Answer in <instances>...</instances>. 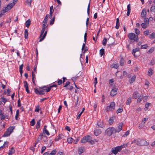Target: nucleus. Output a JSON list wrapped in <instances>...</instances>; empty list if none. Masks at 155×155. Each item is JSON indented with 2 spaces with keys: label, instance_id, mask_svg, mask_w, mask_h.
Wrapping results in <instances>:
<instances>
[{
  "label": "nucleus",
  "instance_id": "43",
  "mask_svg": "<svg viewBox=\"0 0 155 155\" xmlns=\"http://www.w3.org/2000/svg\"><path fill=\"white\" fill-rule=\"evenodd\" d=\"M107 39L106 38H104L102 41V44L103 45L105 46L106 44Z\"/></svg>",
  "mask_w": 155,
  "mask_h": 155
},
{
  "label": "nucleus",
  "instance_id": "63",
  "mask_svg": "<svg viewBox=\"0 0 155 155\" xmlns=\"http://www.w3.org/2000/svg\"><path fill=\"white\" fill-rule=\"evenodd\" d=\"M148 120V118H144L142 120V123H143V124H144L145 123L146 121L147 120Z\"/></svg>",
  "mask_w": 155,
  "mask_h": 155
},
{
  "label": "nucleus",
  "instance_id": "48",
  "mask_svg": "<svg viewBox=\"0 0 155 155\" xmlns=\"http://www.w3.org/2000/svg\"><path fill=\"white\" fill-rule=\"evenodd\" d=\"M1 99L2 100V101L3 102L4 104H5L7 101V99L3 97H1Z\"/></svg>",
  "mask_w": 155,
  "mask_h": 155
},
{
  "label": "nucleus",
  "instance_id": "6",
  "mask_svg": "<svg viewBox=\"0 0 155 155\" xmlns=\"http://www.w3.org/2000/svg\"><path fill=\"white\" fill-rule=\"evenodd\" d=\"M148 143L146 140H142L140 139H137V144L139 146H144L147 145Z\"/></svg>",
  "mask_w": 155,
  "mask_h": 155
},
{
  "label": "nucleus",
  "instance_id": "25",
  "mask_svg": "<svg viewBox=\"0 0 155 155\" xmlns=\"http://www.w3.org/2000/svg\"><path fill=\"white\" fill-rule=\"evenodd\" d=\"M35 127L37 130L38 128H39L40 127V120H39L37 122Z\"/></svg>",
  "mask_w": 155,
  "mask_h": 155
},
{
  "label": "nucleus",
  "instance_id": "10",
  "mask_svg": "<svg viewBox=\"0 0 155 155\" xmlns=\"http://www.w3.org/2000/svg\"><path fill=\"white\" fill-rule=\"evenodd\" d=\"M117 88H113L110 92V95L113 97L117 94Z\"/></svg>",
  "mask_w": 155,
  "mask_h": 155
},
{
  "label": "nucleus",
  "instance_id": "38",
  "mask_svg": "<svg viewBox=\"0 0 155 155\" xmlns=\"http://www.w3.org/2000/svg\"><path fill=\"white\" fill-rule=\"evenodd\" d=\"M19 110H16V115H15V119L16 120H18V118L19 116Z\"/></svg>",
  "mask_w": 155,
  "mask_h": 155
},
{
  "label": "nucleus",
  "instance_id": "24",
  "mask_svg": "<svg viewBox=\"0 0 155 155\" xmlns=\"http://www.w3.org/2000/svg\"><path fill=\"white\" fill-rule=\"evenodd\" d=\"M136 78V76L135 75H134L130 79V83H133L135 81Z\"/></svg>",
  "mask_w": 155,
  "mask_h": 155
},
{
  "label": "nucleus",
  "instance_id": "56",
  "mask_svg": "<svg viewBox=\"0 0 155 155\" xmlns=\"http://www.w3.org/2000/svg\"><path fill=\"white\" fill-rule=\"evenodd\" d=\"M90 9V3H89L88 4V5L87 8V15H88L89 14Z\"/></svg>",
  "mask_w": 155,
  "mask_h": 155
},
{
  "label": "nucleus",
  "instance_id": "64",
  "mask_svg": "<svg viewBox=\"0 0 155 155\" xmlns=\"http://www.w3.org/2000/svg\"><path fill=\"white\" fill-rule=\"evenodd\" d=\"M143 124H142V123L139 124V128L140 129H141L143 127L144 125Z\"/></svg>",
  "mask_w": 155,
  "mask_h": 155
},
{
  "label": "nucleus",
  "instance_id": "53",
  "mask_svg": "<svg viewBox=\"0 0 155 155\" xmlns=\"http://www.w3.org/2000/svg\"><path fill=\"white\" fill-rule=\"evenodd\" d=\"M153 73L152 70L151 69H150L148 71V75H151Z\"/></svg>",
  "mask_w": 155,
  "mask_h": 155
},
{
  "label": "nucleus",
  "instance_id": "58",
  "mask_svg": "<svg viewBox=\"0 0 155 155\" xmlns=\"http://www.w3.org/2000/svg\"><path fill=\"white\" fill-rule=\"evenodd\" d=\"M150 105V103H146L145 105V110H147L148 108V107H149Z\"/></svg>",
  "mask_w": 155,
  "mask_h": 155
},
{
  "label": "nucleus",
  "instance_id": "57",
  "mask_svg": "<svg viewBox=\"0 0 155 155\" xmlns=\"http://www.w3.org/2000/svg\"><path fill=\"white\" fill-rule=\"evenodd\" d=\"M123 111V109L122 108H119L117 109V113L118 114L122 112Z\"/></svg>",
  "mask_w": 155,
  "mask_h": 155
},
{
  "label": "nucleus",
  "instance_id": "27",
  "mask_svg": "<svg viewBox=\"0 0 155 155\" xmlns=\"http://www.w3.org/2000/svg\"><path fill=\"white\" fill-rule=\"evenodd\" d=\"M31 23V21L30 19L28 20L25 22V25L28 28L29 25H30Z\"/></svg>",
  "mask_w": 155,
  "mask_h": 155
},
{
  "label": "nucleus",
  "instance_id": "36",
  "mask_svg": "<svg viewBox=\"0 0 155 155\" xmlns=\"http://www.w3.org/2000/svg\"><path fill=\"white\" fill-rule=\"evenodd\" d=\"M14 128L13 127H10L7 130L10 133V134H11Z\"/></svg>",
  "mask_w": 155,
  "mask_h": 155
},
{
  "label": "nucleus",
  "instance_id": "34",
  "mask_svg": "<svg viewBox=\"0 0 155 155\" xmlns=\"http://www.w3.org/2000/svg\"><path fill=\"white\" fill-rule=\"evenodd\" d=\"M148 47V46L147 44L142 45H141V49H147Z\"/></svg>",
  "mask_w": 155,
  "mask_h": 155
},
{
  "label": "nucleus",
  "instance_id": "41",
  "mask_svg": "<svg viewBox=\"0 0 155 155\" xmlns=\"http://www.w3.org/2000/svg\"><path fill=\"white\" fill-rule=\"evenodd\" d=\"M124 61L123 58H121L120 61V64L121 66H123L124 64Z\"/></svg>",
  "mask_w": 155,
  "mask_h": 155
},
{
  "label": "nucleus",
  "instance_id": "23",
  "mask_svg": "<svg viewBox=\"0 0 155 155\" xmlns=\"http://www.w3.org/2000/svg\"><path fill=\"white\" fill-rule=\"evenodd\" d=\"M11 134L7 130L5 132L4 135H3V137H7L10 135Z\"/></svg>",
  "mask_w": 155,
  "mask_h": 155
},
{
  "label": "nucleus",
  "instance_id": "12",
  "mask_svg": "<svg viewBox=\"0 0 155 155\" xmlns=\"http://www.w3.org/2000/svg\"><path fill=\"white\" fill-rule=\"evenodd\" d=\"M97 125L98 127H100L102 128L104 126V124L102 121H98Z\"/></svg>",
  "mask_w": 155,
  "mask_h": 155
},
{
  "label": "nucleus",
  "instance_id": "11",
  "mask_svg": "<svg viewBox=\"0 0 155 155\" xmlns=\"http://www.w3.org/2000/svg\"><path fill=\"white\" fill-rule=\"evenodd\" d=\"M122 125L123 123H119L117 129H116V133H118L122 130Z\"/></svg>",
  "mask_w": 155,
  "mask_h": 155
},
{
  "label": "nucleus",
  "instance_id": "19",
  "mask_svg": "<svg viewBox=\"0 0 155 155\" xmlns=\"http://www.w3.org/2000/svg\"><path fill=\"white\" fill-rule=\"evenodd\" d=\"M15 150L14 148L12 147L9 150L8 154V155H12V154H14L15 153Z\"/></svg>",
  "mask_w": 155,
  "mask_h": 155
},
{
  "label": "nucleus",
  "instance_id": "9",
  "mask_svg": "<svg viewBox=\"0 0 155 155\" xmlns=\"http://www.w3.org/2000/svg\"><path fill=\"white\" fill-rule=\"evenodd\" d=\"M34 90L35 92L37 94L42 95L45 94L44 89L38 91L37 88H34Z\"/></svg>",
  "mask_w": 155,
  "mask_h": 155
},
{
  "label": "nucleus",
  "instance_id": "4",
  "mask_svg": "<svg viewBox=\"0 0 155 155\" xmlns=\"http://www.w3.org/2000/svg\"><path fill=\"white\" fill-rule=\"evenodd\" d=\"M105 132L109 136H111L112 134L116 133V129L113 127L108 128L106 130Z\"/></svg>",
  "mask_w": 155,
  "mask_h": 155
},
{
  "label": "nucleus",
  "instance_id": "52",
  "mask_svg": "<svg viewBox=\"0 0 155 155\" xmlns=\"http://www.w3.org/2000/svg\"><path fill=\"white\" fill-rule=\"evenodd\" d=\"M35 121L34 119H33L30 122V125L31 126H33L35 124Z\"/></svg>",
  "mask_w": 155,
  "mask_h": 155
},
{
  "label": "nucleus",
  "instance_id": "8",
  "mask_svg": "<svg viewBox=\"0 0 155 155\" xmlns=\"http://www.w3.org/2000/svg\"><path fill=\"white\" fill-rule=\"evenodd\" d=\"M14 5V3H11L8 4L6 7L3 8L2 10L5 13L7 12L9 10L11 9Z\"/></svg>",
  "mask_w": 155,
  "mask_h": 155
},
{
  "label": "nucleus",
  "instance_id": "3",
  "mask_svg": "<svg viewBox=\"0 0 155 155\" xmlns=\"http://www.w3.org/2000/svg\"><path fill=\"white\" fill-rule=\"evenodd\" d=\"M91 139V136L89 135L86 136L83 138L81 140V142L82 143H84L87 142L90 144H93L95 143V141Z\"/></svg>",
  "mask_w": 155,
  "mask_h": 155
},
{
  "label": "nucleus",
  "instance_id": "42",
  "mask_svg": "<svg viewBox=\"0 0 155 155\" xmlns=\"http://www.w3.org/2000/svg\"><path fill=\"white\" fill-rule=\"evenodd\" d=\"M24 86L25 88V89L28 88V83L26 81H24Z\"/></svg>",
  "mask_w": 155,
  "mask_h": 155
},
{
  "label": "nucleus",
  "instance_id": "55",
  "mask_svg": "<svg viewBox=\"0 0 155 155\" xmlns=\"http://www.w3.org/2000/svg\"><path fill=\"white\" fill-rule=\"evenodd\" d=\"M144 22L146 24V25H148L149 24V19L147 18H146L144 19Z\"/></svg>",
  "mask_w": 155,
  "mask_h": 155
},
{
  "label": "nucleus",
  "instance_id": "18",
  "mask_svg": "<svg viewBox=\"0 0 155 155\" xmlns=\"http://www.w3.org/2000/svg\"><path fill=\"white\" fill-rule=\"evenodd\" d=\"M84 151V148L83 147H80L78 148V153L79 154H81Z\"/></svg>",
  "mask_w": 155,
  "mask_h": 155
},
{
  "label": "nucleus",
  "instance_id": "40",
  "mask_svg": "<svg viewBox=\"0 0 155 155\" xmlns=\"http://www.w3.org/2000/svg\"><path fill=\"white\" fill-rule=\"evenodd\" d=\"M143 98V97L142 96L140 95L139 97H138V99L137 100V102L138 103H139L142 100Z\"/></svg>",
  "mask_w": 155,
  "mask_h": 155
},
{
  "label": "nucleus",
  "instance_id": "31",
  "mask_svg": "<svg viewBox=\"0 0 155 155\" xmlns=\"http://www.w3.org/2000/svg\"><path fill=\"white\" fill-rule=\"evenodd\" d=\"M32 0H26V2L28 4L29 7H31V2Z\"/></svg>",
  "mask_w": 155,
  "mask_h": 155
},
{
  "label": "nucleus",
  "instance_id": "62",
  "mask_svg": "<svg viewBox=\"0 0 155 155\" xmlns=\"http://www.w3.org/2000/svg\"><path fill=\"white\" fill-rule=\"evenodd\" d=\"M70 84V83L69 81H67V82L64 85V87H67V86H68Z\"/></svg>",
  "mask_w": 155,
  "mask_h": 155
},
{
  "label": "nucleus",
  "instance_id": "5",
  "mask_svg": "<svg viewBox=\"0 0 155 155\" xmlns=\"http://www.w3.org/2000/svg\"><path fill=\"white\" fill-rule=\"evenodd\" d=\"M115 103L114 102H111L109 105L107 107L106 110L107 112L112 111L114 110L115 108Z\"/></svg>",
  "mask_w": 155,
  "mask_h": 155
},
{
  "label": "nucleus",
  "instance_id": "45",
  "mask_svg": "<svg viewBox=\"0 0 155 155\" xmlns=\"http://www.w3.org/2000/svg\"><path fill=\"white\" fill-rule=\"evenodd\" d=\"M40 107L39 105L36 106L35 111V112H39L40 110Z\"/></svg>",
  "mask_w": 155,
  "mask_h": 155
},
{
  "label": "nucleus",
  "instance_id": "29",
  "mask_svg": "<svg viewBox=\"0 0 155 155\" xmlns=\"http://www.w3.org/2000/svg\"><path fill=\"white\" fill-rule=\"evenodd\" d=\"M119 18H117L116 20V24L115 28L117 29H118L119 28Z\"/></svg>",
  "mask_w": 155,
  "mask_h": 155
},
{
  "label": "nucleus",
  "instance_id": "1",
  "mask_svg": "<svg viewBox=\"0 0 155 155\" xmlns=\"http://www.w3.org/2000/svg\"><path fill=\"white\" fill-rule=\"evenodd\" d=\"M128 143H123L120 146L116 147H115L112 148L111 150L112 153H113L115 155L117 154L118 152L121 151L122 149L125 148L128 146Z\"/></svg>",
  "mask_w": 155,
  "mask_h": 155
},
{
  "label": "nucleus",
  "instance_id": "37",
  "mask_svg": "<svg viewBox=\"0 0 155 155\" xmlns=\"http://www.w3.org/2000/svg\"><path fill=\"white\" fill-rule=\"evenodd\" d=\"M154 50V47H152L147 52L148 54H150L153 52Z\"/></svg>",
  "mask_w": 155,
  "mask_h": 155
},
{
  "label": "nucleus",
  "instance_id": "44",
  "mask_svg": "<svg viewBox=\"0 0 155 155\" xmlns=\"http://www.w3.org/2000/svg\"><path fill=\"white\" fill-rule=\"evenodd\" d=\"M48 17H49L48 15V14L46 15L43 21H44V22H45V23L47 22Z\"/></svg>",
  "mask_w": 155,
  "mask_h": 155
},
{
  "label": "nucleus",
  "instance_id": "13",
  "mask_svg": "<svg viewBox=\"0 0 155 155\" xmlns=\"http://www.w3.org/2000/svg\"><path fill=\"white\" fill-rule=\"evenodd\" d=\"M47 127V126L46 125L44 126L43 128V132L44 134H45L48 136H49L50 135V134L48 130L46 129Z\"/></svg>",
  "mask_w": 155,
  "mask_h": 155
},
{
  "label": "nucleus",
  "instance_id": "54",
  "mask_svg": "<svg viewBox=\"0 0 155 155\" xmlns=\"http://www.w3.org/2000/svg\"><path fill=\"white\" fill-rule=\"evenodd\" d=\"M148 25L145 23H142L141 24V26L143 28H146Z\"/></svg>",
  "mask_w": 155,
  "mask_h": 155
},
{
  "label": "nucleus",
  "instance_id": "33",
  "mask_svg": "<svg viewBox=\"0 0 155 155\" xmlns=\"http://www.w3.org/2000/svg\"><path fill=\"white\" fill-rule=\"evenodd\" d=\"M23 64H21V65L19 66V71L21 75H22V69L23 68Z\"/></svg>",
  "mask_w": 155,
  "mask_h": 155
},
{
  "label": "nucleus",
  "instance_id": "21",
  "mask_svg": "<svg viewBox=\"0 0 155 155\" xmlns=\"http://www.w3.org/2000/svg\"><path fill=\"white\" fill-rule=\"evenodd\" d=\"M63 136L62 134H59L58 136L55 138V141H58L61 139L63 137Z\"/></svg>",
  "mask_w": 155,
  "mask_h": 155
},
{
  "label": "nucleus",
  "instance_id": "46",
  "mask_svg": "<svg viewBox=\"0 0 155 155\" xmlns=\"http://www.w3.org/2000/svg\"><path fill=\"white\" fill-rule=\"evenodd\" d=\"M131 101V98L130 97L128 98L126 102L127 104H130Z\"/></svg>",
  "mask_w": 155,
  "mask_h": 155
},
{
  "label": "nucleus",
  "instance_id": "30",
  "mask_svg": "<svg viewBox=\"0 0 155 155\" xmlns=\"http://www.w3.org/2000/svg\"><path fill=\"white\" fill-rule=\"evenodd\" d=\"M28 30H25V38L26 39H27L28 38Z\"/></svg>",
  "mask_w": 155,
  "mask_h": 155
},
{
  "label": "nucleus",
  "instance_id": "51",
  "mask_svg": "<svg viewBox=\"0 0 155 155\" xmlns=\"http://www.w3.org/2000/svg\"><path fill=\"white\" fill-rule=\"evenodd\" d=\"M51 88L49 86V87H46V88L44 89V90H45L46 92H49L51 90Z\"/></svg>",
  "mask_w": 155,
  "mask_h": 155
},
{
  "label": "nucleus",
  "instance_id": "20",
  "mask_svg": "<svg viewBox=\"0 0 155 155\" xmlns=\"http://www.w3.org/2000/svg\"><path fill=\"white\" fill-rule=\"evenodd\" d=\"M45 134L44 133H41L39 135V136L41 137H42L43 138H45V140H44V141L45 142L46 141H47V137L46 136L44 135Z\"/></svg>",
  "mask_w": 155,
  "mask_h": 155
},
{
  "label": "nucleus",
  "instance_id": "61",
  "mask_svg": "<svg viewBox=\"0 0 155 155\" xmlns=\"http://www.w3.org/2000/svg\"><path fill=\"white\" fill-rule=\"evenodd\" d=\"M149 33V32L148 30L145 31L143 32L144 35H148Z\"/></svg>",
  "mask_w": 155,
  "mask_h": 155
},
{
  "label": "nucleus",
  "instance_id": "16",
  "mask_svg": "<svg viewBox=\"0 0 155 155\" xmlns=\"http://www.w3.org/2000/svg\"><path fill=\"white\" fill-rule=\"evenodd\" d=\"M101 133V131L100 130L97 129L94 130V134L95 136H98Z\"/></svg>",
  "mask_w": 155,
  "mask_h": 155
},
{
  "label": "nucleus",
  "instance_id": "49",
  "mask_svg": "<svg viewBox=\"0 0 155 155\" xmlns=\"http://www.w3.org/2000/svg\"><path fill=\"white\" fill-rule=\"evenodd\" d=\"M73 140V138L71 137H69L67 139V141L69 143H72Z\"/></svg>",
  "mask_w": 155,
  "mask_h": 155
},
{
  "label": "nucleus",
  "instance_id": "50",
  "mask_svg": "<svg viewBox=\"0 0 155 155\" xmlns=\"http://www.w3.org/2000/svg\"><path fill=\"white\" fill-rule=\"evenodd\" d=\"M54 19H55V17L54 16L50 21V25H51L54 23Z\"/></svg>",
  "mask_w": 155,
  "mask_h": 155
},
{
  "label": "nucleus",
  "instance_id": "28",
  "mask_svg": "<svg viewBox=\"0 0 155 155\" xmlns=\"http://www.w3.org/2000/svg\"><path fill=\"white\" fill-rule=\"evenodd\" d=\"M57 152V150L56 149H54L52 150L51 153H49V155H55Z\"/></svg>",
  "mask_w": 155,
  "mask_h": 155
},
{
  "label": "nucleus",
  "instance_id": "32",
  "mask_svg": "<svg viewBox=\"0 0 155 155\" xmlns=\"http://www.w3.org/2000/svg\"><path fill=\"white\" fill-rule=\"evenodd\" d=\"M104 54V49H101L100 51V54L101 57Z\"/></svg>",
  "mask_w": 155,
  "mask_h": 155
},
{
  "label": "nucleus",
  "instance_id": "14",
  "mask_svg": "<svg viewBox=\"0 0 155 155\" xmlns=\"http://www.w3.org/2000/svg\"><path fill=\"white\" fill-rule=\"evenodd\" d=\"M139 96V94L138 92L137 91H135L133 94V98L134 99H136Z\"/></svg>",
  "mask_w": 155,
  "mask_h": 155
},
{
  "label": "nucleus",
  "instance_id": "2",
  "mask_svg": "<svg viewBox=\"0 0 155 155\" xmlns=\"http://www.w3.org/2000/svg\"><path fill=\"white\" fill-rule=\"evenodd\" d=\"M128 37L130 40L128 41L129 43L130 44H132L134 41L137 42L138 41L139 38L137 35H136L134 33H130L128 35Z\"/></svg>",
  "mask_w": 155,
  "mask_h": 155
},
{
  "label": "nucleus",
  "instance_id": "39",
  "mask_svg": "<svg viewBox=\"0 0 155 155\" xmlns=\"http://www.w3.org/2000/svg\"><path fill=\"white\" fill-rule=\"evenodd\" d=\"M8 142H5L4 143L3 146L0 147V149L2 148V149H3L5 147V145H6L7 146L8 145Z\"/></svg>",
  "mask_w": 155,
  "mask_h": 155
},
{
  "label": "nucleus",
  "instance_id": "35",
  "mask_svg": "<svg viewBox=\"0 0 155 155\" xmlns=\"http://www.w3.org/2000/svg\"><path fill=\"white\" fill-rule=\"evenodd\" d=\"M47 26V22L45 23L44 21L43 22L42 28V29H45Z\"/></svg>",
  "mask_w": 155,
  "mask_h": 155
},
{
  "label": "nucleus",
  "instance_id": "7",
  "mask_svg": "<svg viewBox=\"0 0 155 155\" xmlns=\"http://www.w3.org/2000/svg\"><path fill=\"white\" fill-rule=\"evenodd\" d=\"M47 32V31H45V30H41L39 37V38H40L39 40L40 42L41 41L44 39L46 35Z\"/></svg>",
  "mask_w": 155,
  "mask_h": 155
},
{
  "label": "nucleus",
  "instance_id": "22",
  "mask_svg": "<svg viewBox=\"0 0 155 155\" xmlns=\"http://www.w3.org/2000/svg\"><path fill=\"white\" fill-rule=\"evenodd\" d=\"M114 117H110L109 120L108 122L110 125H111L113 124L114 122Z\"/></svg>",
  "mask_w": 155,
  "mask_h": 155
},
{
  "label": "nucleus",
  "instance_id": "59",
  "mask_svg": "<svg viewBox=\"0 0 155 155\" xmlns=\"http://www.w3.org/2000/svg\"><path fill=\"white\" fill-rule=\"evenodd\" d=\"M65 87L66 89H69L70 90H71L73 88V87L72 86H68L67 87Z\"/></svg>",
  "mask_w": 155,
  "mask_h": 155
},
{
  "label": "nucleus",
  "instance_id": "17",
  "mask_svg": "<svg viewBox=\"0 0 155 155\" xmlns=\"http://www.w3.org/2000/svg\"><path fill=\"white\" fill-rule=\"evenodd\" d=\"M139 51L140 48H135L133 49L132 52V53L134 56V57H135V53Z\"/></svg>",
  "mask_w": 155,
  "mask_h": 155
},
{
  "label": "nucleus",
  "instance_id": "60",
  "mask_svg": "<svg viewBox=\"0 0 155 155\" xmlns=\"http://www.w3.org/2000/svg\"><path fill=\"white\" fill-rule=\"evenodd\" d=\"M129 133H130L129 131H128V130L123 135V137H125L127 136L129 134Z\"/></svg>",
  "mask_w": 155,
  "mask_h": 155
},
{
  "label": "nucleus",
  "instance_id": "15",
  "mask_svg": "<svg viewBox=\"0 0 155 155\" xmlns=\"http://www.w3.org/2000/svg\"><path fill=\"white\" fill-rule=\"evenodd\" d=\"M146 11L145 9H143L142 10L141 16L142 18H144L146 17Z\"/></svg>",
  "mask_w": 155,
  "mask_h": 155
},
{
  "label": "nucleus",
  "instance_id": "47",
  "mask_svg": "<svg viewBox=\"0 0 155 155\" xmlns=\"http://www.w3.org/2000/svg\"><path fill=\"white\" fill-rule=\"evenodd\" d=\"M149 38H155V33H153L151 34Z\"/></svg>",
  "mask_w": 155,
  "mask_h": 155
},
{
  "label": "nucleus",
  "instance_id": "26",
  "mask_svg": "<svg viewBox=\"0 0 155 155\" xmlns=\"http://www.w3.org/2000/svg\"><path fill=\"white\" fill-rule=\"evenodd\" d=\"M150 11L152 13H155V6L152 5L150 8Z\"/></svg>",
  "mask_w": 155,
  "mask_h": 155
}]
</instances>
